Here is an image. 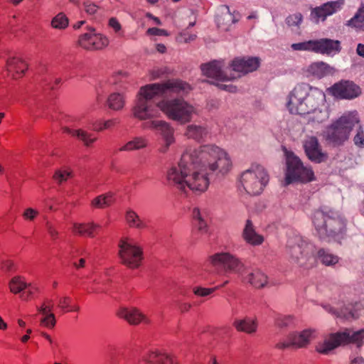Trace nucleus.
I'll list each match as a JSON object with an SVG mask.
<instances>
[{"mask_svg":"<svg viewBox=\"0 0 364 364\" xmlns=\"http://www.w3.org/2000/svg\"><path fill=\"white\" fill-rule=\"evenodd\" d=\"M118 316L134 326L151 323V319L136 307L122 308L118 311Z\"/></svg>","mask_w":364,"mask_h":364,"instance_id":"a211bd4d","label":"nucleus"},{"mask_svg":"<svg viewBox=\"0 0 364 364\" xmlns=\"http://www.w3.org/2000/svg\"><path fill=\"white\" fill-rule=\"evenodd\" d=\"M303 147L308 159L314 163L321 164L328 159V154L323 151L317 137L307 136L303 141Z\"/></svg>","mask_w":364,"mask_h":364,"instance_id":"4468645a","label":"nucleus"},{"mask_svg":"<svg viewBox=\"0 0 364 364\" xmlns=\"http://www.w3.org/2000/svg\"><path fill=\"white\" fill-rule=\"evenodd\" d=\"M159 106L168 118L181 124L189 122L195 112L194 107L182 98L162 100Z\"/></svg>","mask_w":364,"mask_h":364,"instance_id":"6e6552de","label":"nucleus"},{"mask_svg":"<svg viewBox=\"0 0 364 364\" xmlns=\"http://www.w3.org/2000/svg\"><path fill=\"white\" fill-rule=\"evenodd\" d=\"M147 146V140L144 137H135L122 146L119 151H132L145 148Z\"/></svg>","mask_w":364,"mask_h":364,"instance_id":"4c0bfd02","label":"nucleus"},{"mask_svg":"<svg viewBox=\"0 0 364 364\" xmlns=\"http://www.w3.org/2000/svg\"><path fill=\"white\" fill-rule=\"evenodd\" d=\"M214 267H222L227 272L242 274L245 266L240 259L229 252H218L209 257Z\"/></svg>","mask_w":364,"mask_h":364,"instance_id":"f8f14e48","label":"nucleus"},{"mask_svg":"<svg viewBox=\"0 0 364 364\" xmlns=\"http://www.w3.org/2000/svg\"><path fill=\"white\" fill-rule=\"evenodd\" d=\"M192 215L194 220V225L202 233L205 232L207 231V223L205 221L200 209L198 208H193Z\"/></svg>","mask_w":364,"mask_h":364,"instance_id":"37998d69","label":"nucleus"},{"mask_svg":"<svg viewBox=\"0 0 364 364\" xmlns=\"http://www.w3.org/2000/svg\"><path fill=\"white\" fill-rule=\"evenodd\" d=\"M217 86L223 90L228 91L229 92H235L237 91L236 86L232 85V84H224V83H218Z\"/></svg>","mask_w":364,"mask_h":364,"instance_id":"680f3d73","label":"nucleus"},{"mask_svg":"<svg viewBox=\"0 0 364 364\" xmlns=\"http://www.w3.org/2000/svg\"><path fill=\"white\" fill-rule=\"evenodd\" d=\"M346 26L364 31V5L347 21Z\"/></svg>","mask_w":364,"mask_h":364,"instance_id":"e433bc0d","label":"nucleus"},{"mask_svg":"<svg viewBox=\"0 0 364 364\" xmlns=\"http://www.w3.org/2000/svg\"><path fill=\"white\" fill-rule=\"evenodd\" d=\"M107 105L112 110H120L124 105V97L119 92H113L107 97Z\"/></svg>","mask_w":364,"mask_h":364,"instance_id":"58836bf2","label":"nucleus"},{"mask_svg":"<svg viewBox=\"0 0 364 364\" xmlns=\"http://www.w3.org/2000/svg\"><path fill=\"white\" fill-rule=\"evenodd\" d=\"M286 183L294 181L309 182L314 180V172L310 167L304 166L300 159L294 154L287 156Z\"/></svg>","mask_w":364,"mask_h":364,"instance_id":"1a4fd4ad","label":"nucleus"},{"mask_svg":"<svg viewBox=\"0 0 364 364\" xmlns=\"http://www.w3.org/2000/svg\"><path fill=\"white\" fill-rule=\"evenodd\" d=\"M70 173L66 171H56L53 178L59 183H63V181H67V179L70 177Z\"/></svg>","mask_w":364,"mask_h":364,"instance_id":"603ef678","label":"nucleus"},{"mask_svg":"<svg viewBox=\"0 0 364 364\" xmlns=\"http://www.w3.org/2000/svg\"><path fill=\"white\" fill-rule=\"evenodd\" d=\"M314 52L323 55H334L341 50V43L337 40L321 38L314 40Z\"/></svg>","mask_w":364,"mask_h":364,"instance_id":"412c9836","label":"nucleus"},{"mask_svg":"<svg viewBox=\"0 0 364 364\" xmlns=\"http://www.w3.org/2000/svg\"><path fill=\"white\" fill-rule=\"evenodd\" d=\"M46 228H47V230L49 233V235H50V237L55 240L58 237V231L55 229V228L53 227V225L50 223H46Z\"/></svg>","mask_w":364,"mask_h":364,"instance_id":"69168bd1","label":"nucleus"},{"mask_svg":"<svg viewBox=\"0 0 364 364\" xmlns=\"http://www.w3.org/2000/svg\"><path fill=\"white\" fill-rule=\"evenodd\" d=\"M344 5V0H337L328 1L320 6L314 8L311 13V16L316 21L319 20L325 21L327 16H331L340 11Z\"/></svg>","mask_w":364,"mask_h":364,"instance_id":"f3484780","label":"nucleus"},{"mask_svg":"<svg viewBox=\"0 0 364 364\" xmlns=\"http://www.w3.org/2000/svg\"><path fill=\"white\" fill-rule=\"evenodd\" d=\"M78 43L86 50H98L107 46L109 40L106 36L96 33L94 28H90L87 33L79 37Z\"/></svg>","mask_w":364,"mask_h":364,"instance_id":"2eb2a0df","label":"nucleus"},{"mask_svg":"<svg viewBox=\"0 0 364 364\" xmlns=\"http://www.w3.org/2000/svg\"><path fill=\"white\" fill-rule=\"evenodd\" d=\"M260 64V60L257 57H248L235 58L231 64L232 70L237 73L236 78L240 77L241 74L244 75L256 70Z\"/></svg>","mask_w":364,"mask_h":364,"instance_id":"dca6fc26","label":"nucleus"},{"mask_svg":"<svg viewBox=\"0 0 364 364\" xmlns=\"http://www.w3.org/2000/svg\"><path fill=\"white\" fill-rule=\"evenodd\" d=\"M353 141L355 146L360 148H364V131L361 126H359L358 132L354 136Z\"/></svg>","mask_w":364,"mask_h":364,"instance_id":"8fccbe9b","label":"nucleus"},{"mask_svg":"<svg viewBox=\"0 0 364 364\" xmlns=\"http://www.w3.org/2000/svg\"><path fill=\"white\" fill-rule=\"evenodd\" d=\"M63 131L77 137L79 140L82 141L86 146H90L97 140V138L93 136L92 134L81 129L73 130L68 127H65L63 128Z\"/></svg>","mask_w":364,"mask_h":364,"instance_id":"2f4dec72","label":"nucleus"},{"mask_svg":"<svg viewBox=\"0 0 364 364\" xmlns=\"http://www.w3.org/2000/svg\"><path fill=\"white\" fill-rule=\"evenodd\" d=\"M100 225L91 223H74L73 231L74 233L81 236L94 237V231L99 228Z\"/></svg>","mask_w":364,"mask_h":364,"instance_id":"72a5a7b5","label":"nucleus"},{"mask_svg":"<svg viewBox=\"0 0 364 364\" xmlns=\"http://www.w3.org/2000/svg\"><path fill=\"white\" fill-rule=\"evenodd\" d=\"M356 50L358 55L364 58V44L359 43Z\"/></svg>","mask_w":364,"mask_h":364,"instance_id":"774afa93","label":"nucleus"},{"mask_svg":"<svg viewBox=\"0 0 364 364\" xmlns=\"http://www.w3.org/2000/svg\"><path fill=\"white\" fill-rule=\"evenodd\" d=\"M242 237L246 242L254 246L259 245L264 241V237L256 232L252 222L250 220L246 221L242 232Z\"/></svg>","mask_w":364,"mask_h":364,"instance_id":"bb28decb","label":"nucleus"},{"mask_svg":"<svg viewBox=\"0 0 364 364\" xmlns=\"http://www.w3.org/2000/svg\"><path fill=\"white\" fill-rule=\"evenodd\" d=\"M116 119H109L103 122L102 127H95V131L100 132L104 129H109L114 126V124L117 123Z\"/></svg>","mask_w":364,"mask_h":364,"instance_id":"bf43d9fd","label":"nucleus"},{"mask_svg":"<svg viewBox=\"0 0 364 364\" xmlns=\"http://www.w3.org/2000/svg\"><path fill=\"white\" fill-rule=\"evenodd\" d=\"M246 280L252 287L255 288H263L264 287L268 281L267 276L259 269H255L252 272L250 273Z\"/></svg>","mask_w":364,"mask_h":364,"instance_id":"7c9ffc66","label":"nucleus"},{"mask_svg":"<svg viewBox=\"0 0 364 364\" xmlns=\"http://www.w3.org/2000/svg\"><path fill=\"white\" fill-rule=\"evenodd\" d=\"M27 69V65L21 59L12 58L7 60V71L14 78L21 77Z\"/></svg>","mask_w":364,"mask_h":364,"instance_id":"c85d7f7f","label":"nucleus"},{"mask_svg":"<svg viewBox=\"0 0 364 364\" xmlns=\"http://www.w3.org/2000/svg\"><path fill=\"white\" fill-rule=\"evenodd\" d=\"M332 70L329 65L322 61L313 63L308 68L310 73L319 78L331 73Z\"/></svg>","mask_w":364,"mask_h":364,"instance_id":"473e14b6","label":"nucleus"},{"mask_svg":"<svg viewBox=\"0 0 364 364\" xmlns=\"http://www.w3.org/2000/svg\"><path fill=\"white\" fill-rule=\"evenodd\" d=\"M125 220L130 228L144 229L146 223L140 218L138 214L132 210H128L125 215Z\"/></svg>","mask_w":364,"mask_h":364,"instance_id":"c9c22d12","label":"nucleus"},{"mask_svg":"<svg viewBox=\"0 0 364 364\" xmlns=\"http://www.w3.org/2000/svg\"><path fill=\"white\" fill-rule=\"evenodd\" d=\"M311 87L306 83L298 84L289 93L287 107L291 114H304L317 104V99L310 95Z\"/></svg>","mask_w":364,"mask_h":364,"instance_id":"39448f33","label":"nucleus"},{"mask_svg":"<svg viewBox=\"0 0 364 364\" xmlns=\"http://www.w3.org/2000/svg\"><path fill=\"white\" fill-rule=\"evenodd\" d=\"M240 182L250 195H259L269 182V175L261 165H252L241 173Z\"/></svg>","mask_w":364,"mask_h":364,"instance_id":"0eeeda50","label":"nucleus"},{"mask_svg":"<svg viewBox=\"0 0 364 364\" xmlns=\"http://www.w3.org/2000/svg\"><path fill=\"white\" fill-rule=\"evenodd\" d=\"M9 286L11 291L14 294L21 292L28 287L26 283L20 277H14L10 282Z\"/></svg>","mask_w":364,"mask_h":364,"instance_id":"a18cd8bd","label":"nucleus"},{"mask_svg":"<svg viewBox=\"0 0 364 364\" xmlns=\"http://www.w3.org/2000/svg\"><path fill=\"white\" fill-rule=\"evenodd\" d=\"M119 248V256L124 265L132 269L139 267L143 258V252L140 247L125 238L120 240Z\"/></svg>","mask_w":364,"mask_h":364,"instance_id":"9b49d317","label":"nucleus"},{"mask_svg":"<svg viewBox=\"0 0 364 364\" xmlns=\"http://www.w3.org/2000/svg\"><path fill=\"white\" fill-rule=\"evenodd\" d=\"M311 220L316 234L321 240L331 242L343 238L346 221L338 211L323 207L314 211Z\"/></svg>","mask_w":364,"mask_h":364,"instance_id":"7ed1b4c3","label":"nucleus"},{"mask_svg":"<svg viewBox=\"0 0 364 364\" xmlns=\"http://www.w3.org/2000/svg\"><path fill=\"white\" fill-rule=\"evenodd\" d=\"M303 16L300 13L289 15L286 18V23L289 26H299L302 21Z\"/></svg>","mask_w":364,"mask_h":364,"instance_id":"09e8293b","label":"nucleus"},{"mask_svg":"<svg viewBox=\"0 0 364 364\" xmlns=\"http://www.w3.org/2000/svg\"><path fill=\"white\" fill-rule=\"evenodd\" d=\"M225 9L227 11L223 13L218 17L217 23L218 27L224 30H228L229 26L237 22L238 20L235 18V16L230 12L228 6H225Z\"/></svg>","mask_w":364,"mask_h":364,"instance_id":"f704fd0d","label":"nucleus"},{"mask_svg":"<svg viewBox=\"0 0 364 364\" xmlns=\"http://www.w3.org/2000/svg\"><path fill=\"white\" fill-rule=\"evenodd\" d=\"M304 115H306L308 122L312 124L323 123L326 121L329 117L328 112L323 105H322L321 107H319V100L318 99L317 104L314 109L309 112L305 113Z\"/></svg>","mask_w":364,"mask_h":364,"instance_id":"393cba45","label":"nucleus"},{"mask_svg":"<svg viewBox=\"0 0 364 364\" xmlns=\"http://www.w3.org/2000/svg\"><path fill=\"white\" fill-rule=\"evenodd\" d=\"M316 337V331L308 328L301 332L290 333L288 336V341H292L294 347L304 348L308 346L311 341Z\"/></svg>","mask_w":364,"mask_h":364,"instance_id":"b1692460","label":"nucleus"},{"mask_svg":"<svg viewBox=\"0 0 364 364\" xmlns=\"http://www.w3.org/2000/svg\"><path fill=\"white\" fill-rule=\"evenodd\" d=\"M337 124L341 125L350 135L353 128L355 124H359L360 119L356 111L350 112L344 114L337 121Z\"/></svg>","mask_w":364,"mask_h":364,"instance_id":"c756f323","label":"nucleus"},{"mask_svg":"<svg viewBox=\"0 0 364 364\" xmlns=\"http://www.w3.org/2000/svg\"><path fill=\"white\" fill-rule=\"evenodd\" d=\"M147 33L149 34V35L158 36H166L167 35V32H166V30L158 28H156V27L149 28L147 30Z\"/></svg>","mask_w":364,"mask_h":364,"instance_id":"052dcab7","label":"nucleus"},{"mask_svg":"<svg viewBox=\"0 0 364 364\" xmlns=\"http://www.w3.org/2000/svg\"><path fill=\"white\" fill-rule=\"evenodd\" d=\"M208 134V130L205 126L192 124L187 126L184 135L190 139L200 142L204 141Z\"/></svg>","mask_w":364,"mask_h":364,"instance_id":"a878e982","label":"nucleus"},{"mask_svg":"<svg viewBox=\"0 0 364 364\" xmlns=\"http://www.w3.org/2000/svg\"><path fill=\"white\" fill-rule=\"evenodd\" d=\"M191 90V86L180 80H168L163 83H153L140 88L132 112L134 117L146 120L160 116L159 102L154 99L157 96L166 97L171 94L185 95Z\"/></svg>","mask_w":364,"mask_h":364,"instance_id":"f03ea898","label":"nucleus"},{"mask_svg":"<svg viewBox=\"0 0 364 364\" xmlns=\"http://www.w3.org/2000/svg\"><path fill=\"white\" fill-rule=\"evenodd\" d=\"M71 299L69 296H64L59 301L58 306L62 309H69Z\"/></svg>","mask_w":364,"mask_h":364,"instance_id":"e2e57ef3","label":"nucleus"},{"mask_svg":"<svg viewBox=\"0 0 364 364\" xmlns=\"http://www.w3.org/2000/svg\"><path fill=\"white\" fill-rule=\"evenodd\" d=\"M113 202L114 198L112 193H107L95 198L91 202V205L96 208H105L111 205Z\"/></svg>","mask_w":364,"mask_h":364,"instance_id":"a19ab883","label":"nucleus"},{"mask_svg":"<svg viewBox=\"0 0 364 364\" xmlns=\"http://www.w3.org/2000/svg\"><path fill=\"white\" fill-rule=\"evenodd\" d=\"M295 319L291 315L279 314L274 318V325L276 327L285 329L294 325Z\"/></svg>","mask_w":364,"mask_h":364,"instance_id":"79ce46f5","label":"nucleus"},{"mask_svg":"<svg viewBox=\"0 0 364 364\" xmlns=\"http://www.w3.org/2000/svg\"><path fill=\"white\" fill-rule=\"evenodd\" d=\"M109 26L119 36H123V31H122V26L119 21L116 18H111L109 20Z\"/></svg>","mask_w":364,"mask_h":364,"instance_id":"5fc2aeb1","label":"nucleus"},{"mask_svg":"<svg viewBox=\"0 0 364 364\" xmlns=\"http://www.w3.org/2000/svg\"><path fill=\"white\" fill-rule=\"evenodd\" d=\"M191 307V305L188 303H180L178 304V308L181 312L188 311Z\"/></svg>","mask_w":364,"mask_h":364,"instance_id":"338daca9","label":"nucleus"},{"mask_svg":"<svg viewBox=\"0 0 364 364\" xmlns=\"http://www.w3.org/2000/svg\"><path fill=\"white\" fill-rule=\"evenodd\" d=\"M41 314L43 316L41 320V325L49 328H53L56 323L55 315L52 312Z\"/></svg>","mask_w":364,"mask_h":364,"instance_id":"de8ad7c7","label":"nucleus"},{"mask_svg":"<svg viewBox=\"0 0 364 364\" xmlns=\"http://www.w3.org/2000/svg\"><path fill=\"white\" fill-rule=\"evenodd\" d=\"M328 92L338 99L352 100L361 94L360 88L353 82L341 80L330 87Z\"/></svg>","mask_w":364,"mask_h":364,"instance_id":"ddd939ff","label":"nucleus"},{"mask_svg":"<svg viewBox=\"0 0 364 364\" xmlns=\"http://www.w3.org/2000/svg\"><path fill=\"white\" fill-rule=\"evenodd\" d=\"M291 347H294L292 341H289L288 342L281 341L275 345V348L279 350H285Z\"/></svg>","mask_w":364,"mask_h":364,"instance_id":"0e129e2a","label":"nucleus"},{"mask_svg":"<svg viewBox=\"0 0 364 364\" xmlns=\"http://www.w3.org/2000/svg\"><path fill=\"white\" fill-rule=\"evenodd\" d=\"M363 340L364 329L357 331L346 329L343 332L331 334L328 338L316 345V350L317 352L326 355L340 345L353 343L360 347L363 344Z\"/></svg>","mask_w":364,"mask_h":364,"instance_id":"423d86ee","label":"nucleus"},{"mask_svg":"<svg viewBox=\"0 0 364 364\" xmlns=\"http://www.w3.org/2000/svg\"><path fill=\"white\" fill-rule=\"evenodd\" d=\"M53 308V301L47 299L40 306H38L37 309L40 314H47L48 312H52Z\"/></svg>","mask_w":364,"mask_h":364,"instance_id":"864d4df0","label":"nucleus"},{"mask_svg":"<svg viewBox=\"0 0 364 364\" xmlns=\"http://www.w3.org/2000/svg\"><path fill=\"white\" fill-rule=\"evenodd\" d=\"M38 213L37 210L31 208H28L25 210L23 216L25 219L32 220L37 216Z\"/></svg>","mask_w":364,"mask_h":364,"instance_id":"13d9d810","label":"nucleus"},{"mask_svg":"<svg viewBox=\"0 0 364 364\" xmlns=\"http://www.w3.org/2000/svg\"><path fill=\"white\" fill-rule=\"evenodd\" d=\"M139 364H176V362L171 355L155 350L144 354Z\"/></svg>","mask_w":364,"mask_h":364,"instance_id":"4be33fe9","label":"nucleus"},{"mask_svg":"<svg viewBox=\"0 0 364 364\" xmlns=\"http://www.w3.org/2000/svg\"><path fill=\"white\" fill-rule=\"evenodd\" d=\"M348 137V131H346L340 124L338 125L336 121L329 126L325 132L326 141L334 146L342 145Z\"/></svg>","mask_w":364,"mask_h":364,"instance_id":"aec40b11","label":"nucleus"},{"mask_svg":"<svg viewBox=\"0 0 364 364\" xmlns=\"http://www.w3.org/2000/svg\"><path fill=\"white\" fill-rule=\"evenodd\" d=\"M231 166L228 153L215 144L188 146L183 151L178 164L168 169L166 178L169 185L183 192L186 193L188 188L200 194L209 186V174L224 176Z\"/></svg>","mask_w":364,"mask_h":364,"instance_id":"f257e3e1","label":"nucleus"},{"mask_svg":"<svg viewBox=\"0 0 364 364\" xmlns=\"http://www.w3.org/2000/svg\"><path fill=\"white\" fill-rule=\"evenodd\" d=\"M69 20L63 13H59L51 21V26L56 29H65L68 26Z\"/></svg>","mask_w":364,"mask_h":364,"instance_id":"c03bdc74","label":"nucleus"},{"mask_svg":"<svg viewBox=\"0 0 364 364\" xmlns=\"http://www.w3.org/2000/svg\"><path fill=\"white\" fill-rule=\"evenodd\" d=\"M235 329L239 332L252 334L257 330V321L250 317H245L242 319H235L232 323Z\"/></svg>","mask_w":364,"mask_h":364,"instance_id":"cd10ccee","label":"nucleus"},{"mask_svg":"<svg viewBox=\"0 0 364 364\" xmlns=\"http://www.w3.org/2000/svg\"><path fill=\"white\" fill-rule=\"evenodd\" d=\"M143 129H152L157 132L161 136L162 143L158 149L159 152L166 154L169 147L175 143V129L167 122L164 120H150L142 124Z\"/></svg>","mask_w":364,"mask_h":364,"instance_id":"9d476101","label":"nucleus"},{"mask_svg":"<svg viewBox=\"0 0 364 364\" xmlns=\"http://www.w3.org/2000/svg\"><path fill=\"white\" fill-rule=\"evenodd\" d=\"M325 309L328 313L333 314L338 318L346 320H351L359 317L360 314L358 311L360 309V304H348L341 308L339 311L331 306H326Z\"/></svg>","mask_w":364,"mask_h":364,"instance_id":"5701e85b","label":"nucleus"},{"mask_svg":"<svg viewBox=\"0 0 364 364\" xmlns=\"http://www.w3.org/2000/svg\"><path fill=\"white\" fill-rule=\"evenodd\" d=\"M218 287L215 288H203V287H195L193 288V293L198 296H206L210 295L217 289Z\"/></svg>","mask_w":364,"mask_h":364,"instance_id":"3c124183","label":"nucleus"},{"mask_svg":"<svg viewBox=\"0 0 364 364\" xmlns=\"http://www.w3.org/2000/svg\"><path fill=\"white\" fill-rule=\"evenodd\" d=\"M201 70L204 75L218 81L223 82L236 79V76H232V74L228 75L226 73L223 71L220 63L216 60L201 65Z\"/></svg>","mask_w":364,"mask_h":364,"instance_id":"6ab92c4d","label":"nucleus"},{"mask_svg":"<svg viewBox=\"0 0 364 364\" xmlns=\"http://www.w3.org/2000/svg\"><path fill=\"white\" fill-rule=\"evenodd\" d=\"M317 257L321 262L326 266H333L339 261V257L328 250L320 249L317 252Z\"/></svg>","mask_w":364,"mask_h":364,"instance_id":"ea45409f","label":"nucleus"},{"mask_svg":"<svg viewBox=\"0 0 364 364\" xmlns=\"http://www.w3.org/2000/svg\"><path fill=\"white\" fill-rule=\"evenodd\" d=\"M314 40L293 43L291 48L294 50H305L314 52Z\"/></svg>","mask_w":364,"mask_h":364,"instance_id":"49530a36","label":"nucleus"},{"mask_svg":"<svg viewBox=\"0 0 364 364\" xmlns=\"http://www.w3.org/2000/svg\"><path fill=\"white\" fill-rule=\"evenodd\" d=\"M287 252L291 262L299 267L309 269L315 264L314 245L300 235L288 239Z\"/></svg>","mask_w":364,"mask_h":364,"instance_id":"20e7f679","label":"nucleus"},{"mask_svg":"<svg viewBox=\"0 0 364 364\" xmlns=\"http://www.w3.org/2000/svg\"><path fill=\"white\" fill-rule=\"evenodd\" d=\"M168 69L166 68H155L153 69L151 72V76L152 80H155L157 78H160L168 73Z\"/></svg>","mask_w":364,"mask_h":364,"instance_id":"4d7b16f0","label":"nucleus"},{"mask_svg":"<svg viewBox=\"0 0 364 364\" xmlns=\"http://www.w3.org/2000/svg\"><path fill=\"white\" fill-rule=\"evenodd\" d=\"M85 11L89 15H94L97 11L99 7L90 1H85L83 3Z\"/></svg>","mask_w":364,"mask_h":364,"instance_id":"6e6d98bb","label":"nucleus"}]
</instances>
